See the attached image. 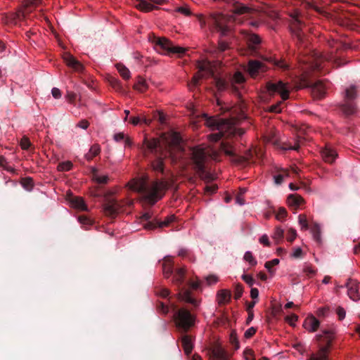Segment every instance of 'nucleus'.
I'll return each instance as SVG.
<instances>
[{"instance_id": "f257e3e1", "label": "nucleus", "mask_w": 360, "mask_h": 360, "mask_svg": "<svg viewBox=\"0 0 360 360\" xmlns=\"http://www.w3.org/2000/svg\"><path fill=\"white\" fill-rule=\"evenodd\" d=\"M130 189L143 194V198L150 205L155 204L162 198L161 192L166 189L167 184L163 181H148V176L132 179L128 183Z\"/></svg>"}, {"instance_id": "f03ea898", "label": "nucleus", "mask_w": 360, "mask_h": 360, "mask_svg": "<svg viewBox=\"0 0 360 360\" xmlns=\"http://www.w3.org/2000/svg\"><path fill=\"white\" fill-rule=\"evenodd\" d=\"M181 141V138L180 134L177 132L172 131L163 134L160 140H158L156 139L148 140L147 138H145L143 140V144L150 152H154L158 146L165 147L172 160H174V158L172 156L171 150L173 149L180 150Z\"/></svg>"}, {"instance_id": "7ed1b4c3", "label": "nucleus", "mask_w": 360, "mask_h": 360, "mask_svg": "<svg viewBox=\"0 0 360 360\" xmlns=\"http://www.w3.org/2000/svg\"><path fill=\"white\" fill-rule=\"evenodd\" d=\"M251 11V8L245 6H238L233 10V15L226 17L221 14H212L211 18L216 27L221 32V35H226L229 28L226 25L227 22L231 20H238L236 15L248 13Z\"/></svg>"}, {"instance_id": "20e7f679", "label": "nucleus", "mask_w": 360, "mask_h": 360, "mask_svg": "<svg viewBox=\"0 0 360 360\" xmlns=\"http://www.w3.org/2000/svg\"><path fill=\"white\" fill-rule=\"evenodd\" d=\"M203 116L206 118L205 124L212 130H217L220 132L224 130H230L233 132L236 130L238 121L235 118L231 120L221 119L216 117H207L205 114Z\"/></svg>"}, {"instance_id": "39448f33", "label": "nucleus", "mask_w": 360, "mask_h": 360, "mask_svg": "<svg viewBox=\"0 0 360 360\" xmlns=\"http://www.w3.org/2000/svg\"><path fill=\"white\" fill-rule=\"evenodd\" d=\"M152 43L155 49L161 54H181L185 51V49L180 46H173L172 44L165 37L160 38L154 37L152 39Z\"/></svg>"}, {"instance_id": "423d86ee", "label": "nucleus", "mask_w": 360, "mask_h": 360, "mask_svg": "<svg viewBox=\"0 0 360 360\" xmlns=\"http://www.w3.org/2000/svg\"><path fill=\"white\" fill-rule=\"evenodd\" d=\"M176 326L183 330H187L195 323V317L186 309H181L174 316Z\"/></svg>"}, {"instance_id": "0eeeda50", "label": "nucleus", "mask_w": 360, "mask_h": 360, "mask_svg": "<svg viewBox=\"0 0 360 360\" xmlns=\"http://www.w3.org/2000/svg\"><path fill=\"white\" fill-rule=\"evenodd\" d=\"M266 90L270 95L278 94L281 96L282 101L289 98L290 87L287 83L278 81L276 83L269 82L266 84Z\"/></svg>"}, {"instance_id": "6e6552de", "label": "nucleus", "mask_w": 360, "mask_h": 360, "mask_svg": "<svg viewBox=\"0 0 360 360\" xmlns=\"http://www.w3.org/2000/svg\"><path fill=\"white\" fill-rule=\"evenodd\" d=\"M210 150L202 146L193 148L191 153V159L199 172H202L204 162L207 159Z\"/></svg>"}, {"instance_id": "1a4fd4ad", "label": "nucleus", "mask_w": 360, "mask_h": 360, "mask_svg": "<svg viewBox=\"0 0 360 360\" xmlns=\"http://www.w3.org/2000/svg\"><path fill=\"white\" fill-rule=\"evenodd\" d=\"M265 139L269 143L280 146L283 150H297L300 148L299 143L297 142L292 146L285 144L283 139L278 131H271L269 134L265 136Z\"/></svg>"}, {"instance_id": "9d476101", "label": "nucleus", "mask_w": 360, "mask_h": 360, "mask_svg": "<svg viewBox=\"0 0 360 360\" xmlns=\"http://www.w3.org/2000/svg\"><path fill=\"white\" fill-rule=\"evenodd\" d=\"M217 63H211L208 60H202L199 63V73L193 78V84H197L198 80L205 75H213L216 71Z\"/></svg>"}, {"instance_id": "9b49d317", "label": "nucleus", "mask_w": 360, "mask_h": 360, "mask_svg": "<svg viewBox=\"0 0 360 360\" xmlns=\"http://www.w3.org/2000/svg\"><path fill=\"white\" fill-rule=\"evenodd\" d=\"M103 207L106 215L113 217L118 214L121 205L114 198H106Z\"/></svg>"}, {"instance_id": "f8f14e48", "label": "nucleus", "mask_w": 360, "mask_h": 360, "mask_svg": "<svg viewBox=\"0 0 360 360\" xmlns=\"http://www.w3.org/2000/svg\"><path fill=\"white\" fill-rule=\"evenodd\" d=\"M319 325V321L313 315H309L303 323V327L309 332H315Z\"/></svg>"}, {"instance_id": "ddd939ff", "label": "nucleus", "mask_w": 360, "mask_h": 360, "mask_svg": "<svg viewBox=\"0 0 360 360\" xmlns=\"http://www.w3.org/2000/svg\"><path fill=\"white\" fill-rule=\"evenodd\" d=\"M264 64L257 60H250L248 65V72L252 76L255 77L260 71H265Z\"/></svg>"}, {"instance_id": "4468645a", "label": "nucleus", "mask_w": 360, "mask_h": 360, "mask_svg": "<svg viewBox=\"0 0 360 360\" xmlns=\"http://www.w3.org/2000/svg\"><path fill=\"white\" fill-rule=\"evenodd\" d=\"M336 151L329 146H326L321 150V156L323 160L328 163H332L337 158Z\"/></svg>"}, {"instance_id": "2eb2a0df", "label": "nucleus", "mask_w": 360, "mask_h": 360, "mask_svg": "<svg viewBox=\"0 0 360 360\" xmlns=\"http://www.w3.org/2000/svg\"><path fill=\"white\" fill-rule=\"evenodd\" d=\"M244 133H245V131L242 129L236 128V130L233 132H231L230 130H224L222 132H220L219 131H218V132H217V133H214V134L209 135L208 139H210V141L215 142V141H217L218 140H219L221 136L223 135L238 134L239 136H241Z\"/></svg>"}, {"instance_id": "dca6fc26", "label": "nucleus", "mask_w": 360, "mask_h": 360, "mask_svg": "<svg viewBox=\"0 0 360 360\" xmlns=\"http://www.w3.org/2000/svg\"><path fill=\"white\" fill-rule=\"evenodd\" d=\"M231 292L226 289L220 290L216 295V301L219 305L227 304L231 300Z\"/></svg>"}, {"instance_id": "f3484780", "label": "nucleus", "mask_w": 360, "mask_h": 360, "mask_svg": "<svg viewBox=\"0 0 360 360\" xmlns=\"http://www.w3.org/2000/svg\"><path fill=\"white\" fill-rule=\"evenodd\" d=\"M287 202L289 206L295 209H298L304 203V200L300 195L290 194L288 197Z\"/></svg>"}, {"instance_id": "a211bd4d", "label": "nucleus", "mask_w": 360, "mask_h": 360, "mask_svg": "<svg viewBox=\"0 0 360 360\" xmlns=\"http://www.w3.org/2000/svg\"><path fill=\"white\" fill-rule=\"evenodd\" d=\"M63 60L69 67L73 68L75 70L79 71L82 69V65L81 63L68 53H64Z\"/></svg>"}, {"instance_id": "6ab92c4d", "label": "nucleus", "mask_w": 360, "mask_h": 360, "mask_svg": "<svg viewBox=\"0 0 360 360\" xmlns=\"http://www.w3.org/2000/svg\"><path fill=\"white\" fill-rule=\"evenodd\" d=\"M313 96L316 98H321L325 95L326 87L321 82H316L311 86Z\"/></svg>"}, {"instance_id": "aec40b11", "label": "nucleus", "mask_w": 360, "mask_h": 360, "mask_svg": "<svg viewBox=\"0 0 360 360\" xmlns=\"http://www.w3.org/2000/svg\"><path fill=\"white\" fill-rule=\"evenodd\" d=\"M70 206L79 210H87V207L82 198L72 197L70 200Z\"/></svg>"}, {"instance_id": "412c9836", "label": "nucleus", "mask_w": 360, "mask_h": 360, "mask_svg": "<svg viewBox=\"0 0 360 360\" xmlns=\"http://www.w3.org/2000/svg\"><path fill=\"white\" fill-rule=\"evenodd\" d=\"M135 6L143 11H150L155 8L150 0H138Z\"/></svg>"}, {"instance_id": "4be33fe9", "label": "nucleus", "mask_w": 360, "mask_h": 360, "mask_svg": "<svg viewBox=\"0 0 360 360\" xmlns=\"http://www.w3.org/2000/svg\"><path fill=\"white\" fill-rule=\"evenodd\" d=\"M113 140L116 142L124 141V147L131 146V141L124 132H116L113 135Z\"/></svg>"}, {"instance_id": "5701e85b", "label": "nucleus", "mask_w": 360, "mask_h": 360, "mask_svg": "<svg viewBox=\"0 0 360 360\" xmlns=\"http://www.w3.org/2000/svg\"><path fill=\"white\" fill-rule=\"evenodd\" d=\"M211 358L213 360H225L226 354L221 347H216L211 352Z\"/></svg>"}, {"instance_id": "b1692460", "label": "nucleus", "mask_w": 360, "mask_h": 360, "mask_svg": "<svg viewBox=\"0 0 360 360\" xmlns=\"http://www.w3.org/2000/svg\"><path fill=\"white\" fill-rule=\"evenodd\" d=\"M314 239L319 243H321V226L318 223H314L311 229Z\"/></svg>"}, {"instance_id": "393cba45", "label": "nucleus", "mask_w": 360, "mask_h": 360, "mask_svg": "<svg viewBox=\"0 0 360 360\" xmlns=\"http://www.w3.org/2000/svg\"><path fill=\"white\" fill-rule=\"evenodd\" d=\"M181 342L185 353L188 355L193 349V342L191 339L188 336H184Z\"/></svg>"}, {"instance_id": "a878e982", "label": "nucleus", "mask_w": 360, "mask_h": 360, "mask_svg": "<svg viewBox=\"0 0 360 360\" xmlns=\"http://www.w3.org/2000/svg\"><path fill=\"white\" fill-rule=\"evenodd\" d=\"M348 295L354 301H358L360 300V295L358 292V288L356 284H351L348 288Z\"/></svg>"}, {"instance_id": "bb28decb", "label": "nucleus", "mask_w": 360, "mask_h": 360, "mask_svg": "<svg viewBox=\"0 0 360 360\" xmlns=\"http://www.w3.org/2000/svg\"><path fill=\"white\" fill-rule=\"evenodd\" d=\"M247 34V39L248 41L249 46L252 50H255V46L259 44L261 41L260 38L258 35L256 34Z\"/></svg>"}, {"instance_id": "cd10ccee", "label": "nucleus", "mask_w": 360, "mask_h": 360, "mask_svg": "<svg viewBox=\"0 0 360 360\" xmlns=\"http://www.w3.org/2000/svg\"><path fill=\"white\" fill-rule=\"evenodd\" d=\"M327 350L326 347H322L317 354H313L309 360H327Z\"/></svg>"}, {"instance_id": "c85d7f7f", "label": "nucleus", "mask_w": 360, "mask_h": 360, "mask_svg": "<svg viewBox=\"0 0 360 360\" xmlns=\"http://www.w3.org/2000/svg\"><path fill=\"white\" fill-rule=\"evenodd\" d=\"M179 298L182 301L191 303L195 306L198 305V302L191 297V292L188 290H186L183 293L179 294Z\"/></svg>"}, {"instance_id": "c756f323", "label": "nucleus", "mask_w": 360, "mask_h": 360, "mask_svg": "<svg viewBox=\"0 0 360 360\" xmlns=\"http://www.w3.org/2000/svg\"><path fill=\"white\" fill-rule=\"evenodd\" d=\"M116 67H117L118 72H120L121 76L124 79H129L130 78V77H131L130 71L126 66H124L122 64H117L116 65Z\"/></svg>"}, {"instance_id": "7c9ffc66", "label": "nucleus", "mask_w": 360, "mask_h": 360, "mask_svg": "<svg viewBox=\"0 0 360 360\" xmlns=\"http://www.w3.org/2000/svg\"><path fill=\"white\" fill-rule=\"evenodd\" d=\"M134 87L139 91H145L146 89H148V84L146 80L141 77H139Z\"/></svg>"}, {"instance_id": "2f4dec72", "label": "nucleus", "mask_w": 360, "mask_h": 360, "mask_svg": "<svg viewBox=\"0 0 360 360\" xmlns=\"http://www.w3.org/2000/svg\"><path fill=\"white\" fill-rule=\"evenodd\" d=\"M100 146L98 145H94L91 147L89 150V153L86 154V158L87 160H91L94 157L96 156L100 152Z\"/></svg>"}, {"instance_id": "473e14b6", "label": "nucleus", "mask_w": 360, "mask_h": 360, "mask_svg": "<svg viewBox=\"0 0 360 360\" xmlns=\"http://www.w3.org/2000/svg\"><path fill=\"white\" fill-rule=\"evenodd\" d=\"M345 96L348 100H352L356 96V90L354 85H351L345 90Z\"/></svg>"}, {"instance_id": "72a5a7b5", "label": "nucleus", "mask_w": 360, "mask_h": 360, "mask_svg": "<svg viewBox=\"0 0 360 360\" xmlns=\"http://www.w3.org/2000/svg\"><path fill=\"white\" fill-rule=\"evenodd\" d=\"M279 259H274L271 261H269V262H266L265 263V268L268 270V271L271 274H274V270L273 269V266H276V265H278L279 264Z\"/></svg>"}, {"instance_id": "f704fd0d", "label": "nucleus", "mask_w": 360, "mask_h": 360, "mask_svg": "<svg viewBox=\"0 0 360 360\" xmlns=\"http://www.w3.org/2000/svg\"><path fill=\"white\" fill-rule=\"evenodd\" d=\"M283 229L277 227L275 229L271 237L276 240V243H278L283 238Z\"/></svg>"}, {"instance_id": "c9c22d12", "label": "nucleus", "mask_w": 360, "mask_h": 360, "mask_svg": "<svg viewBox=\"0 0 360 360\" xmlns=\"http://www.w3.org/2000/svg\"><path fill=\"white\" fill-rule=\"evenodd\" d=\"M243 259L251 266H255L257 263L250 251L245 252Z\"/></svg>"}, {"instance_id": "e433bc0d", "label": "nucleus", "mask_w": 360, "mask_h": 360, "mask_svg": "<svg viewBox=\"0 0 360 360\" xmlns=\"http://www.w3.org/2000/svg\"><path fill=\"white\" fill-rule=\"evenodd\" d=\"M298 223L302 230H307L309 228L307 217L303 214L298 216Z\"/></svg>"}, {"instance_id": "4c0bfd02", "label": "nucleus", "mask_w": 360, "mask_h": 360, "mask_svg": "<svg viewBox=\"0 0 360 360\" xmlns=\"http://www.w3.org/2000/svg\"><path fill=\"white\" fill-rule=\"evenodd\" d=\"M298 16V14L296 13L295 15H292L291 17H292V23H291V26H292V32H294L298 37H300V34L298 33V31H297L295 30V27L298 25L300 24V20L298 19L297 18Z\"/></svg>"}, {"instance_id": "58836bf2", "label": "nucleus", "mask_w": 360, "mask_h": 360, "mask_svg": "<svg viewBox=\"0 0 360 360\" xmlns=\"http://www.w3.org/2000/svg\"><path fill=\"white\" fill-rule=\"evenodd\" d=\"M153 168L155 171L162 172L163 171V160L160 158L155 160L152 164Z\"/></svg>"}, {"instance_id": "ea45409f", "label": "nucleus", "mask_w": 360, "mask_h": 360, "mask_svg": "<svg viewBox=\"0 0 360 360\" xmlns=\"http://www.w3.org/2000/svg\"><path fill=\"white\" fill-rule=\"evenodd\" d=\"M175 219L174 215H170L167 217L165 220L158 222V226L160 228L165 227L169 226Z\"/></svg>"}, {"instance_id": "a19ab883", "label": "nucleus", "mask_w": 360, "mask_h": 360, "mask_svg": "<svg viewBox=\"0 0 360 360\" xmlns=\"http://www.w3.org/2000/svg\"><path fill=\"white\" fill-rule=\"evenodd\" d=\"M39 4H41V0H27V2L25 4V8L23 11V15L29 12H31V11L29 9V6L30 5L37 6Z\"/></svg>"}, {"instance_id": "79ce46f5", "label": "nucleus", "mask_w": 360, "mask_h": 360, "mask_svg": "<svg viewBox=\"0 0 360 360\" xmlns=\"http://www.w3.org/2000/svg\"><path fill=\"white\" fill-rule=\"evenodd\" d=\"M221 149L227 155L232 156L234 155V151L232 146L227 143H222L221 146Z\"/></svg>"}, {"instance_id": "37998d69", "label": "nucleus", "mask_w": 360, "mask_h": 360, "mask_svg": "<svg viewBox=\"0 0 360 360\" xmlns=\"http://www.w3.org/2000/svg\"><path fill=\"white\" fill-rule=\"evenodd\" d=\"M286 216L287 211L283 207H280L276 214V219L281 221H283L285 219Z\"/></svg>"}, {"instance_id": "c03bdc74", "label": "nucleus", "mask_w": 360, "mask_h": 360, "mask_svg": "<svg viewBox=\"0 0 360 360\" xmlns=\"http://www.w3.org/2000/svg\"><path fill=\"white\" fill-rule=\"evenodd\" d=\"M344 112L347 115H352L356 112V108L353 104H345L342 108Z\"/></svg>"}, {"instance_id": "a18cd8bd", "label": "nucleus", "mask_w": 360, "mask_h": 360, "mask_svg": "<svg viewBox=\"0 0 360 360\" xmlns=\"http://www.w3.org/2000/svg\"><path fill=\"white\" fill-rule=\"evenodd\" d=\"M215 85L217 88L218 91H224L226 87V82L221 78H215Z\"/></svg>"}, {"instance_id": "49530a36", "label": "nucleus", "mask_w": 360, "mask_h": 360, "mask_svg": "<svg viewBox=\"0 0 360 360\" xmlns=\"http://www.w3.org/2000/svg\"><path fill=\"white\" fill-rule=\"evenodd\" d=\"M266 60L272 62L275 65H276L282 69H287L288 68V65L283 60L272 59L271 58H266Z\"/></svg>"}, {"instance_id": "de8ad7c7", "label": "nucleus", "mask_w": 360, "mask_h": 360, "mask_svg": "<svg viewBox=\"0 0 360 360\" xmlns=\"http://www.w3.org/2000/svg\"><path fill=\"white\" fill-rule=\"evenodd\" d=\"M72 167V164L70 161L64 162L58 165V169L59 171H68Z\"/></svg>"}, {"instance_id": "09e8293b", "label": "nucleus", "mask_w": 360, "mask_h": 360, "mask_svg": "<svg viewBox=\"0 0 360 360\" xmlns=\"http://www.w3.org/2000/svg\"><path fill=\"white\" fill-rule=\"evenodd\" d=\"M244 360H255L253 356V352L250 349H245L243 352Z\"/></svg>"}, {"instance_id": "8fccbe9b", "label": "nucleus", "mask_w": 360, "mask_h": 360, "mask_svg": "<svg viewBox=\"0 0 360 360\" xmlns=\"http://www.w3.org/2000/svg\"><path fill=\"white\" fill-rule=\"evenodd\" d=\"M298 319V316L294 314L287 316L285 321L291 326H294Z\"/></svg>"}, {"instance_id": "3c124183", "label": "nucleus", "mask_w": 360, "mask_h": 360, "mask_svg": "<svg viewBox=\"0 0 360 360\" xmlns=\"http://www.w3.org/2000/svg\"><path fill=\"white\" fill-rule=\"evenodd\" d=\"M205 281H206L207 285H214V284L217 283L219 281V278L215 275H210L205 278Z\"/></svg>"}, {"instance_id": "603ef678", "label": "nucleus", "mask_w": 360, "mask_h": 360, "mask_svg": "<svg viewBox=\"0 0 360 360\" xmlns=\"http://www.w3.org/2000/svg\"><path fill=\"white\" fill-rule=\"evenodd\" d=\"M297 237V232L293 229H290L287 233V240L290 242H292Z\"/></svg>"}, {"instance_id": "864d4df0", "label": "nucleus", "mask_w": 360, "mask_h": 360, "mask_svg": "<svg viewBox=\"0 0 360 360\" xmlns=\"http://www.w3.org/2000/svg\"><path fill=\"white\" fill-rule=\"evenodd\" d=\"M176 12H179L186 16L190 15L191 14V12L188 7L187 6H181L178 7L175 10Z\"/></svg>"}, {"instance_id": "5fc2aeb1", "label": "nucleus", "mask_w": 360, "mask_h": 360, "mask_svg": "<svg viewBox=\"0 0 360 360\" xmlns=\"http://www.w3.org/2000/svg\"><path fill=\"white\" fill-rule=\"evenodd\" d=\"M94 180L99 184H105L108 180V177L106 175H94Z\"/></svg>"}, {"instance_id": "6e6d98bb", "label": "nucleus", "mask_w": 360, "mask_h": 360, "mask_svg": "<svg viewBox=\"0 0 360 360\" xmlns=\"http://www.w3.org/2000/svg\"><path fill=\"white\" fill-rule=\"evenodd\" d=\"M302 256V250L300 247L295 248L291 254V257L293 258H300Z\"/></svg>"}, {"instance_id": "4d7b16f0", "label": "nucleus", "mask_w": 360, "mask_h": 360, "mask_svg": "<svg viewBox=\"0 0 360 360\" xmlns=\"http://www.w3.org/2000/svg\"><path fill=\"white\" fill-rule=\"evenodd\" d=\"M184 274H185V269L184 268L179 269L176 274L175 275V281L181 282Z\"/></svg>"}, {"instance_id": "13d9d810", "label": "nucleus", "mask_w": 360, "mask_h": 360, "mask_svg": "<svg viewBox=\"0 0 360 360\" xmlns=\"http://www.w3.org/2000/svg\"><path fill=\"white\" fill-rule=\"evenodd\" d=\"M233 80L236 83H241L244 81V76L240 72H237L235 73Z\"/></svg>"}, {"instance_id": "bf43d9fd", "label": "nucleus", "mask_w": 360, "mask_h": 360, "mask_svg": "<svg viewBox=\"0 0 360 360\" xmlns=\"http://www.w3.org/2000/svg\"><path fill=\"white\" fill-rule=\"evenodd\" d=\"M259 242L265 245V246H270L271 243H270V241L269 240V237L266 234H264L262 235L259 238Z\"/></svg>"}, {"instance_id": "052dcab7", "label": "nucleus", "mask_w": 360, "mask_h": 360, "mask_svg": "<svg viewBox=\"0 0 360 360\" xmlns=\"http://www.w3.org/2000/svg\"><path fill=\"white\" fill-rule=\"evenodd\" d=\"M156 295L163 298H166L169 296V291L166 288H162L156 292Z\"/></svg>"}, {"instance_id": "680f3d73", "label": "nucleus", "mask_w": 360, "mask_h": 360, "mask_svg": "<svg viewBox=\"0 0 360 360\" xmlns=\"http://www.w3.org/2000/svg\"><path fill=\"white\" fill-rule=\"evenodd\" d=\"M30 145V141L27 138H22L20 141V146L22 149H27Z\"/></svg>"}, {"instance_id": "e2e57ef3", "label": "nucleus", "mask_w": 360, "mask_h": 360, "mask_svg": "<svg viewBox=\"0 0 360 360\" xmlns=\"http://www.w3.org/2000/svg\"><path fill=\"white\" fill-rule=\"evenodd\" d=\"M51 94L53 98L58 99L61 97V91L59 89L54 87L51 90Z\"/></svg>"}, {"instance_id": "0e129e2a", "label": "nucleus", "mask_w": 360, "mask_h": 360, "mask_svg": "<svg viewBox=\"0 0 360 360\" xmlns=\"http://www.w3.org/2000/svg\"><path fill=\"white\" fill-rule=\"evenodd\" d=\"M242 278L245 282L250 285H253L254 283V279L250 275H243Z\"/></svg>"}, {"instance_id": "69168bd1", "label": "nucleus", "mask_w": 360, "mask_h": 360, "mask_svg": "<svg viewBox=\"0 0 360 360\" xmlns=\"http://www.w3.org/2000/svg\"><path fill=\"white\" fill-rule=\"evenodd\" d=\"M281 103V101L277 103L275 105H271L269 108V111L270 112H281V108H280Z\"/></svg>"}, {"instance_id": "338daca9", "label": "nucleus", "mask_w": 360, "mask_h": 360, "mask_svg": "<svg viewBox=\"0 0 360 360\" xmlns=\"http://www.w3.org/2000/svg\"><path fill=\"white\" fill-rule=\"evenodd\" d=\"M337 314L338 315L339 319L341 320L345 319L346 315L345 310L344 309V308L340 307L337 309Z\"/></svg>"}, {"instance_id": "774afa93", "label": "nucleus", "mask_w": 360, "mask_h": 360, "mask_svg": "<svg viewBox=\"0 0 360 360\" xmlns=\"http://www.w3.org/2000/svg\"><path fill=\"white\" fill-rule=\"evenodd\" d=\"M256 332V330L255 328L253 327H251L250 328H248L245 332V337L246 338H249L250 337H252Z\"/></svg>"}]
</instances>
